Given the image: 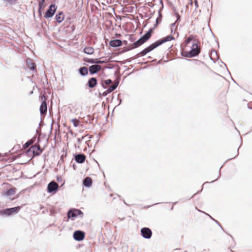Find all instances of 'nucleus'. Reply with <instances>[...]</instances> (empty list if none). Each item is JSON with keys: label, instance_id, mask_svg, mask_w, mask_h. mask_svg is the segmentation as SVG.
Returning <instances> with one entry per match:
<instances>
[{"label": "nucleus", "instance_id": "nucleus-1", "mask_svg": "<svg viewBox=\"0 0 252 252\" xmlns=\"http://www.w3.org/2000/svg\"><path fill=\"white\" fill-rule=\"evenodd\" d=\"M173 39H174V37L172 35H168L160 40L156 41L155 43L150 45L149 47L146 48L143 51H142L139 53V54L141 56H143L145 55L147 53L150 52L151 51H152L157 47L159 45L162 44V43L167 41H171Z\"/></svg>", "mask_w": 252, "mask_h": 252}, {"label": "nucleus", "instance_id": "nucleus-2", "mask_svg": "<svg viewBox=\"0 0 252 252\" xmlns=\"http://www.w3.org/2000/svg\"><path fill=\"white\" fill-rule=\"evenodd\" d=\"M200 44L198 42L193 43L191 47V50L189 51H183L182 55L185 57L192 58L197 56L200 52V48L199 46Z\"/></svg>", "mask_w": 252, "mask_h": 252}, {"label": "nucleus", "instance_id": "nucleus-3", "mask_svg": "<svg viewBox=\"0 0 252 252\" xmlns=\"http://www.w3.org/2000/svg\"><path fill=\"white\" fill-rule=\"evenodd\" d=\"M152 32L153 30L150 29L146 34L132 45V48H137L147 41L151 37Z\"/></svg>", "mask_w": 252, "mask_h": 252}, {"label": "nucleus", "instance_id": "nucleus-4", "mask_svg": "<svg viewBox=\"0 0 252 252\" xmlns=\"http://www.w3.org/2000/svg\"><path fill=\"white\" fill-rule=\"evenodd\" d=\"M42 102L40 106V112L41 115H44L47 113V102H46V97L45 95L43 94L40 97Z\"/></svg>", "mask_w": 252, "mask_h": 252}, {"label": "nucleus", "instance_id": "nucleus-5", "mask_svg": "<svg viewBox=\"0 0 252 252\" xmlns=\"http://www.w3.org/2000/svg\"><path fill=\"white\" fill-rule=\"evenodd\" d=\"M29 152H32L34 156H38L42 152V150L39 145L35 144L30 147Z\"/></svg>", "mask_w": 252, "mask_h": 252}, {"label": "nucleus", "instance_id": "nucleus-6", "mask_svg": "<svg viewBox=\"0 0 252 252\" xmlns=\"http://www.w3.org/2000/svg\"><path fill=\"white\" fill-rule=\"evenodd\" d=\"M57 9L55 4H51L46 12L44 17L46 18L52 17L55 14Z\"/></svg>", "mask_w": 252, "mask_h": 252}, {"label": "nucleus", "instance_id": "nucleus-7", "mask_svg": "<svg viewBox=\"0 0 252 252\" xmlns=\"http://www.w3.org/2000/svg\"><path fill=\"white\" fill-rule=\"evenodd\" d=\"M141 234L144 238L149 239L152 236V232L150 228L144 227L141 229Z\"/></svg>", "mask_w": 252, "mask_h": 252}, {"label": "nucleus", "instance_id": "nucleus-8", "mask_svg": "<svg viewBox=\"0 0 252 252\" xmlns=\"http://www.w3.org/2000/svg\"><path fill=\"white\" fill-rule=\"evenodd\" d=\"M73 237L77 241H82L85 238V233L80 230L75 231L73 234Z\"/></svg>", "mask_w": 252, "mask_h": 252}, {"label": "nucleus", "instance_id": "nucleus-9", "mask_svg": "<svg viewBox=\"0 0 252 252\" xmlns=\"http://www.w3.org/2000/svg\"><path fill=\"white\" fill-rule=\"evenodd\" d=\"M20 209V207H16L14 208H11L9 209H6L3 210V213L7 215H10L13 213L18 212Z\"/></svg>", "mask_w": 252, "mask_h": 252}, {"label": "nucleus", "instance_id": "nucleus-10", "mask_svg": "<svg viewBox=\"0 0 252 252\" xmlns=\"http://www.w3.org/2000/svg\"><path fill=\"white\" fill-rule=\"evenodd\" d=\"M192 41H193V43L198 42L199 41L197 39V35L193 34L189 35L185 40V43L186 45H187Z\"/></svg>", "mask_w": 252, "mask_h": 252}, {"label": "nucleus", "instance_id": "nucleus-11", "mask_svg": "<svg viewBox=\"0 0 252 252\" xmlns=\"http://www.w3.org/2000/svg\"><path fill=\"white\" fill-rule=\"evenodd\" d=\"M58 187V184L56 182L52 181L48 185V191L49 192H52V191L57 189Z\"/></svg>", "mask_w": 252, "mask_h": 252}, {"label": "nucleus", "instance_id": "nucleus-12", "mask_svg": "<svg viewBox=\"0 0 252 252\" xmlns=\"http://www.w3.org/2000/svg\"><path fill=\"white\" fill-rule=\"evenodd\" d=\"M101 68V66L98 64L91 65L89 67V71L91 74H94L99 71Z\"/></svg>", "mask_w": 252, "mask_h": 252}, {"label": "nucleus", "instance_id": "nucleus-13", "mask_svg": "<svg viewBox=\"0 0 252 252\" xmlns=\"http://www.w3.org/2000/svg\"><path fill=\"white\" fill-rule=\"evenodd\" d=\"M203 66L204 64L203 63L200 62H196L193 64L192 67L194 70L199 71H201Z\"/></svg>", "mask_w": 252, "mask_h": 252}, {"label": "nucleus", "instance_id": "nucleus-14", "mask_svg": "<svg viewBox=\"0 0 252 252\" xmlns=\"http://www.w3.org/2000/svg\"><path fill=\"white\" fill-rule=\"evenodd\" d=\"M86 156L84 154H78L75 157L76 161L78 163H83L86 159Z\"/></svg>", "mask_w": 252, "mask_h": 252}, {"label": "nucleus", "instance_id": "nucleus-15", "mask_svg": "<svg viewBox=\"0 0 252 252\" xmlns=\"http://www.w3.org/2000/svg\"><path fill=\"white\" fill-rule=\"evenodd\" d=\"M109 44L113 47H117L122 45V42L121 40L119 39H115L111 40L109 42Z\"/></svg>", "mask_w": 252, "mask_h": 252}, {"label": "nucleus", "instance_id": "nucleus-16", "mask_svg": "<svg viewBox=\"0 0 252 252\" xmlns=\"http://www.w3.org/2000/svg\"><path fill=\"white\" fill-rule=\"evenodd\" d=\"M97 85V80L95 78L92 77L90 78L88 81L89 87L91 88H93L96 86Z\"/></svg>", "mask_w": 252, "mask_h": 252}, {"label": "nucleus", "instance_id": "nucleus-17", "mask_svg": "<svg viewBox=\"0 0 252 252\" xmlns=\"http://www.w3.org/2000/svg\"><path fill=\"white\" fill-rule=\"evenodd\" d=\"M27 67L31 70H34L35 69L36 65L31 60H27Z\"/></svg>", "mask_w": 252, "mask_h": 252}, {"label": "nucleus", "instance_id": "nucleus-18", "mask_svg": "<svg viewBox=\"0 0 252 252\" xmlns=\"http://www.w3.org/2000/svg\"><path fill=\"white\" fill-rule=\"evenodd\" d=\"M80 211L78 210H74L69 211L68 213V218H74L76 217Z\"/></svg>", "mask_w": 252, "mask_h": 252}, {"label": "nucleus", "instance_id": "nucleus-19", "mask_svg": "<svg viewBox=\"0 0 252 252\" xmlns=\"http://www.w3.org/2000/svg\"><path fill=\"white\" fill-rule=\"evenodd\" d=\"M64 18V16L63 12H59L56 16V19L58 23L62 22Z\"/></svg>", "mask_w": 252, "mask_h": 252}, {"label": "nucleus", "instance_id": "nucleus-20", "mask_svg": "<svg viewBox=\"0 0 252 252\" xmlns=\"http://www.w3.org/2000/svg\"><path fill=\"white\" fill-rule=\"evenodd\" d=\"M93 181L92 179L90 177H86L84 181H83V184L85 186L89 187H90L92 184Z\"/></svg>", "mask_w": 252, "mask_h": 252}, {"label": "nucleus", "instance_id": "nucleus-21", "mask_svg": "<svg viewBox=\"0 0 252 252\" xmlns=\"http://www.w3.org/2000/svg\"><path fill=\"white\" fill-rule=\"evenodd\" d=\"M16 189L15 188H11L7 190L6 191L3 193V195L4 196H9L11 195H14L15 193Z\"/></svg>", "mask_w": 252, "mask_h": 252}, {"label": "nucleus", "instance_id": "nucleus-22", "mask_svg": "<svg viewBox=\"0 0 252 252\" xmlns=\"http://www.w3.org/2000/svg\"><path fill=\"white\" fill-rule=\"evenodd\" d=\"M84 52L87 54L91 55L94 52V49L92 47H86L84 49Z\"/></svg>", "mask_w": 252, "mask_h": 252}, {"label": "nucleus", "instance_id": "nucleus-23", "mask_svg": "<svg viewBox=\"0 0 252 252\" xmlns=\"http://www.w3.org/2000/svg\"><path fill=\"white\" fill-rule=\"evenodd\" d=\"M79 73L83 76L86 75L88 73V69L86 67H82L80 68Z\"/></svg>", "mask_w": 252, "mask_h": 252}, {"label": "nucleus", "instance_id": "nucleus-24", "mask_svg": "<svg viewBox=\"0 0 252 252\" xmlns=\"http://www.w3.org/2000/svg\"><path fill=\"white\" fill-rule=\"evenodd\" d=\"M118 84H114L113 85L111 86L107 90V91L108 93L112 92L114 90H115L116 88L117 87Z\"/></svg>", "mask_w": 252, "mask_h": 252}, {"label": "nucleus", "instance_id": "nucleus-25", "mask_svg": "<svg viewBox=\"0 0 252 252\" xmlns=\"http://www.w3.org/2000/svg\"><path fill=\"white\" fill-rule=\"evenodd\" d=\"M112 83L111 79H107L102 83V85L104 88H106V86Z\"/></svg>", "mask_w": 252, "mask_h": 252}, {"label": "nucleus", "instance_id": "nucleus-26", "mask_svg": "<svg viewBox=\"0 0 252 252\" xmlns=\"http://www.w3.org/2000/svg\"><path fill=\"white\" fill-rule=\"evenodd\" d=\"M71 122L73 123V126H75V127H77L78 126V124L79 123V120L76 119H73L71 120Z\"/></svg>", "mask_w": 252, "mask_h": 252}, {"label": "nucleus", "instance_id": "nucleus-27", "mask_svg": "<svg viewBox=\"0 0 252 252\" xmlns=\"http://www.w3.org/2000/svg\"><path fill=\"white\" fill-rule=\"evenodd\" d=\"M33 143L32 140H31L30 141H28L26 143V144L24 145V148H27L29 147L31 145H32Z\"/></svg>", "mask_w": 252, "mask_h": 252}, {"label": "nucleus", "instance_id": "nucleus-28", "mask_svg": "<svg viewBox=\"0 0 252 252\" xmlns=\"http://www.w3.org/2000/svg\"><path fill=\"white\" fill-rule=\"evenodd\" d=\"M107 62V61L106 60H98L97 59L95 60V63H103Z\"/></svg>", "mask_w": 252, "mask_h": 252}, {"label": "nucleus", "instance_id": "nucleus-29", "mask_svg": "<svg viewBox=\"0 0 252 252\" xmlns=\"http://www.w3.org/2000/svg\"><path fill=\"white\" fill-rule=\"evenodd\" d=\"M85 62L90 63H95V60L94 59H84Z\"/></svg>", "mask_w": 252, "mask_h": 252}, {"label": "nucleus", "instance_id": "nucleus-30", "mask_svg": "<svg viewBox=\"0 0 252 252\" xmlns=\"http://www.w3.org/2000/svg\"><path fill=\"white\" fill-rule=\"evenodd\" d=\"M44 1H45V0H42L41 1L39 2V8H41L42 7L43 3L44 2Z\"/></svg>", "mask_w": 252, "mask_h": 252}, {"label": "nucleus", "instance_id": "nucleus-31", "mask_svg": "<svg viewBox=\"0 0 252 252\" xmlns=\"http://www.w3.org/2000/svg\"><path fill=\"white\" fill-rule=\"evenodd\" d=\"M176 17H177V21H178L179 20H180V16L179 15V14L178 13H176Z\"/></svg>", "mask_w": 252, "mask_h": 252}]
</instances>
